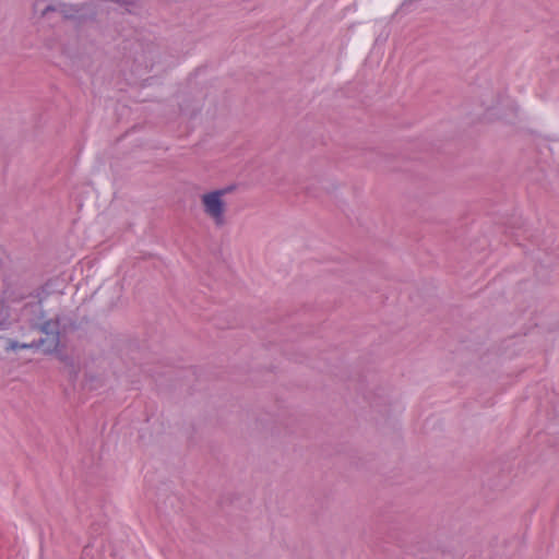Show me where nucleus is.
<instances>
[{
	"instance_id": "f257e3e1",
	"label": "nucleus",
	"mask_w": 559,
	"mask_h": 559,
	"mask_svg": "<svg viewBox=\"0 0 559 559\" xmlns=\"http://www.w3.org/2000/svg\"><path fill=\"white\" fill-rule=\"evenodd\" d=\"M46 337H41L38 341H44L41 346L45 354L55 353L60 345V320L59 318L49 319L44 321L41 324L36 326Z\"/></svg>"
},
{
	"instance_id": "f03ea898",
	"label": "nucleus",
	"mask_w": 559,
	"mask_h": 559,
	"mask_svg": "<svg viewBox=\"0 0 559 559\" xmlns=\"http://www.w3.org/2000/svg\"><path fill=\"white\" fill-rule=\"evenodd\" d=\"M226 193V190H215L205 193L202 197V203L204 205V212L211 216L217 226L224 224V212L225 203L222 197Z\"/></svg>"
},
{
	"instance_id": "7ed1b4c3",
	"label": "nucleus",
	"mask_w": 559,
	"mask_h": 559,
	"mask_svg": "<svg viewBox=\"0 0 559 559\" xmlns=\"http://www.w3.org/2000/svg\"><path fill=\"white\" fill-rule=\"evenodd\" d=\"M44 346V341H33L31 343H20L14 340H8L5 350H16V349H38Z\"/></svg>"
},
{
	"instance_id": "20e7f679",
	"label": "nucleus",
	"mask_w": 559,
	"mask_h": 559,
	"mask_svg": "<svg viewBox=\"0 0 559 559\" xmlns=\"http://www.w3.org/2000/svg\"><path fill=\"white\" fill-rule=\"evenodd\" d=\"M28 295L24 293L16 292L11 286H7L3 290V298L9 302H19L25 299Z\"/></svg>"
},
{
	"instance_id": "39448f33",
	"label": "nucleus",
	"mask_w": 559,
	"mask_h": 559,
	"mask_svg": "<svg viewBox=\"0 0 559 559\" xmlns=\"http://www.w3.org/2000/svg\"><path fill=\"white\" fill-rule=\"evenodd\" d=\"M29 296H33V294H29ZM34 297L38 298V301L26 304L24 306V310H33V311L38 310L39 313H40V318H43L44 317V311H43V308H41L40 293L37 292V294L34 295Z\"/></svg>"
},
{
	"instance_id": "423d86ee",
	"label": "nucleus",
	"mask_w": 559,
	"mask_h": 559,
	"mask_svg": "<svg viewBox=\"0 0 559 559\" xmlns=\"http://www.w3.org/2000/svg\"><path fill=\"white\" fill-rule=\"evenodd\" d=\"M55 11H57V8H56L55 5H52V4H49V5H47V7L43 10V12H41V16L44 17V16H46L48 13H50V12H55Z\"/></svg>"
},
{
	"instance_id": "0eeeda50",
	"label": "nucleus",
	"mask_w": 559,
	"mask_h": 559,
	"mask_svg": "<svg viewBox=\"0 0 559 559\" xmlns=\"http://www.w3.org/2000/svg\"><path fill=\"white\" fill-rule=\"evenodd\" d=\"M10 326V322L7 319L0 320V330H8Z\"/></svg>"
},
{
	"instance_id": "6e6552de",
	"label": "nucleus",
	"mask_w": 559,
	"mask_h": 559,
	"mask_svg": "<svg viewBox=\"0 0 559 559\" xmlns=\"http://www.w3.org/2000/svg\"><path fill=\"white\" fill-rule=\"evenodd\" d=\"M415 0H405L403 1V3L401 4L400 7V10H403L404 8H406L407 5L412 4Z\"/></svg>"
},
{
	"instance_id": "1a4fd4ad",
	"label": "nucleus",
	"mask_w": 559,
	"mask_h": 559,
	"mask_svg": "<svg viewBox=\"0 0 559 559\" xmlns=\"http://www.w3.org/2000/svg\"><path fill=\"white\" fill-rule=\"evenodd\" d=\"M61 12H63V13H64V17H66V19H69V17H70V16L68 15V11L61 10Z\"/></svg>"
},
{
	"instance_id": "9d476101",
	"label": "nucleus",
	"mask_w": 559,
	"mask_h": 559,
	"mask_svg": "<svg viewBox=\"0 0 559 559\" xmlns=\"http://www.w3.org/2000/svg\"><path fill=\"white\" fill-rule=\"evenodd\" d=\"M67 358H68L67 356H64V357H63V356H61V357H60V359H61V360H66Z\"/></svg>"
},
{
	"instance_id": "9b49d317",
	"label": "nucleus",
	"mask_w": 559,
	"mask_h": 559,
	"mask_svg": "<svg viewBox=\"0 0 559 559\" xmlns=\"http://www.w3.org/2000/svg\"><path fill=\"white\" fill-rule=\"evenodd\" d=\"M231 189H233V188L230 187V188H227V189H225V190H226V192H228V191H231Z\"/></svg>"
}]
</instances>
